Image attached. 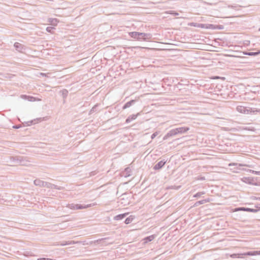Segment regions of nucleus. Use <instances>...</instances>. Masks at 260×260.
<instances>
[{
  "label": "nucleus",
  "instance_id": "39448f33",
  "mask_svg": "<svg viewBox=\"0 0 260 260\" xmlns=\"http://www.w3.org/2000/svg\"><path fill=\"white\" fill-rule=\"evenodd\" d=\"M165 163L166 162L164 161H159L155 166L154 169L156 170L160 169L162 166L165 165Z\"/></svg>",
  "mask_w": 260,
  "mask_h": 260
},
{
  "label": "nucleus",
  "instance_id": "f8f14e48",
  "mask_svg": "<svg viewBox=\"0 0 260 260\" xmlns=\"http://www.w3.org/2000/svg\"><path fill=\"white\" fill-rule=\"evenodd\" d=\"M147 239H148L149 240L151 241L152 239H153V237L152 236H151V237H149L147 238Z\"/></svg>",
  "mask_w": 260,
  "mask_h": 260
},
{
  "label": "nucleus",
  "instance_id": "4468645a",
  "mask_svg": "<svg viewBox=\"0 0 260 260\" xmlns=\"http://www.w3.org/2000/svg\"><path fill=\"white\" fill-rule=\"evenodd\" d=\"M203 202H204V201H199V204H202V203H203Z\"/></svg>",
  "mask_w": 260,
  "mask_h": 260
},
{
  "label": "nucleus",
  "instance_id": "9b49d317",
  "mask_svg": "<svg viewBox=\"0 0 260 260\" xmlns=\"http://www.w3.org/2000/svg\"><path fill=\"white\" fill-rule=\"evenodd\" d=\"M53 29V27H48L47 28V30L50 32L51 31V30Z\"/></svg>",
  "mask_w": 260,
  "mask_h": 260
},
{
  "label": "nucleus",
  "instance_id": "0eeeda50",
  "mask_svg": "<svg viewBox=\"0 0 260 260\" xmlns=\"http://www.w3.org/2000/svg\"><path fill=\"white\" fill-rule=\"evenodd\" d=\"M127 215H128V213H124V214H119V215H118L114 217V219L115 220H120V219H121L123 218Z\"/></svg>",
  "mask_w": 260,
  "mask_h": 260
},
{
  "label": "nucleus",
  "instance_id": "ddd939ff",
  "mask_svg": "<svg viewBox=\"0 0 260 260\" xmlns=\"http://www.w3.org/2000/svg\"><path fill=\"white\" fill-rule=\"evenodd\" d=\"M253 172H255V173L256 174L260 175V172H254V171H253Z\"/></svg>",
  "mask_w": 260,
  "mask_h": 260
},
{
  "label": "nucleus",
  "instance_id": "20e7f679",
  "mask_svg": "<svg viewBox=\"0 0 260 260\" xmlns=\"http://www.w3.org/2000/svg\"><path fill=\"white\" fill-rule=\"evenodd\" d=\"M242 255V257L246 255H260V251H254L253 252H248L247 253H241Z\"/></svg>",
  "mask_w": 260,
  "mask_h": 260
},
{
  "label": "nucleus",
  "instance_id": "6e6552de",
  "mask_svg": "<svg viewBox=\"0 0 260 260\" xmlns=\"http://www.w3.org/2000/svg\"><path fill=\"white\" fill-rule=\"evenodd\" d=\"M134 219V217L133 216H130L125 220V223L126 224H129L132 222Z\"/></svg>",
  "mask_w": 260,
  "mask_h": 260
},
{
  "label": "nucleus",
  "instance_id": "dca6fc26",
  "mask_svg": "<svg viewBox=\"0 0 260 260\" xmlns=\"http://www.w3.org/2000/svg\"><path fill=\"white\" fill-rule=\"evenodd\" d=\"M218 78H219V77H215V78H213V79H218Z\"/></svg>",
  "mask_w": 260,
  "mask_h": 260
},
{
  "label": "nucleus",
  "instance_id": "f3484780",
  "mask_svg": "<svg viewBox=\"0 0 260 260\" xmlns=\"http://www.w3.org/2000/svg\"><path fill=\"white\" fill-rule=\"evenodd\" d=\"M128 121H129V120H128V119H127V120H126V122H127Z\"/></svg>",
  "mask_w": 260,
  "mask_h": 260
},
{
  "label": "nucleus",
  "instance_id": "f03ea898",
  "mask_svg": "<svg viewBox=\"0 0 260 260\" xmlns=\"http://www.w3.org/2000/svg\"><path fill=\"white\" fill-rule=\"evenodd\" d=\"M188 130H189L188 127H179V128H177L175 129H173V130L171 131L170 133H171V135H177L178 134L184 133L186 132L187 131H188Z\"/></svg>",
  "mask_w": 260,
  "mask_h": 260
},
{
  "label": "nucleus",
  "instance_id": "7ed1b4c3",
  "mask_svg": "<svg viewBox=\"0 0 260 260\" xmlns=\"http://www.w3.org/2000/svg\"><path fill=\"white\" fill-rule=\"evenodd\" d=\"M199 27L201 28H209V29H221L223 28L222 26H218V25H214L213 24H209L207 26H205V25L203 24H200L198 25Z\"/></svg>",
  "mask_w": 260,
  "mask_h": 260
},
{
  "label": "nucleus",
  "instance_id": "423d86ee",
  "mask_svg": "<svg viewBox=\"0 0 260 260\" xmlns=\"http://www.w3.org/2000/svg\"><path fill=\"white\" fill-rule=\"evenodd\" d=\"M245 211L254 212V211H255V210L251 209L250 208H240L236 209L234 210V211Z\"/></svg>",
  "mask_w": 260,
  "mask_h": 260
},
{
  "label": "nucleus",
  "instance_id": "a211bd4d",
  "mask_svg": "<svg viewBox=\"0 0 260 260\" xmlns=\"http://www.w3.org/2000/svg\"><path fill=\"white\" fill-rule=\"evenodd\" d=\"M259 200H260V198H259Z\"/></svg>",
  "mask_w": 260,
  "mask_h": 260
},
{
  "label": "nucleus",
  "instance_id": "9d476101",
  "mask_svg": "<svg viewBox=\"0 0 260 260\" xmlns=\"http://www.w3.org/2000/svg\"><path fill=\"white\" fill-rule=\"evenodd\" d=\"M231 256L232 257H233V258H235V257H238V258L242 257V255H241V253H240V254H239V253L233 254L231 255Z\"/></svg>",
  "mask_w": 260,
  "mask_h": 260
},
{
  "label": "nucleus",
  "instance_id": "2eb2a0df",
  "mask_svg": "<svg viewBox=\"0 0 260 260\" xmlns=\"http://www.w3.org/2000/svg\"><path fill=\"white\" fill-rule=\"evenodd\" d=\"M242 108V107H240V108ZM237 109H238V111H239V110H240V107H238Z\"/></svg>",
  "mask_w": 260,
  "mask_h": 260
},
{
  "label": "nucleus",
  "instance_id": "1a4fd4ad",
  "mask_svg": "<svg viewBox=\"0 0 260 260\" xmlns=\"http://www.w3.org/2000/svg\"><path fill=\"white\" fill-rule=\"evenodd\" d=\"M243 53L244 55H250V56L256 55H257V54L260 53V50L258 52H249V53H247V52H243Z\"/></svg>",
  "mask_w": 260,
  "mask_h": 260
},
{
  "label": "nucleus",
  "instance_id": "f257e3e1",
  "mask_svg": "<svg viewBox=\"0 0 260 260\" xmlns=\"http://www.w3.org/2000/svg\"><path fill=\"white\" fill-rule=\"evenodd\" d=\"M129 35L131 37L138 40H146L147 38V35L144 33L131 32Z\"/></svg>",
  "mask_w": 260,
  "mask_h": 260
}]
</instances>
